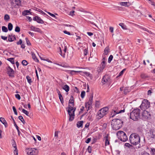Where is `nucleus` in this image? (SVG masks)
<instances>
[{
	"label": "nucleus",
	"instance_id": "a18cd8bd",
	"mask_svg": "<svg viewBox=\"0 0 155 155\" xmlns=\"http://www.w3.org/2000/svg\"><path fill=\"white\" fill-rule=\"evenodd\" d=\"M20 31V28L18 26H16L15 29V31L17 32H19Z\"/></svg>",
	"mask_w": 155,
	"mask_h": 155
},
{
	"label": "nucleus",
	"instance_id": "393cba45",
	"mask_svg": "<svg viewBox=\"0 0 155 155\" xmlns=\"http://www.w3.org/2000/svg\"><path fill=\"white\" fill-rule=\"evenodd\" d=\"M109 47H107L106 48L104 51V54L105 55H107L108 53L109 52Z\"/></svg>",
	"mask_w": 155,
	"mask_h": 155
},
{
	"label": "nucleus",
	"instance_id": "ea45409f",
	"mask_svg": "<svg viewBox=\"0 0 155 155\" xmlns=\"http://www.w3.org/2000/svg\"><path fill=\"white\" fill-rule=\"evenodd\" d=\"M16 4V5L18 6L19 5V4L21 3V1L20 0H13Z\"/></svg>",
	"mask_w": 155,
	"mask_h": 155
},
{
	"label": "nucleus",
	"instance_id": "a19ab883",
	"mask_svg": "<svg viewBox=\"0 0 155 155\" xmlns=\"http://www.w3.org/2000/svg\"><path fill=\"white\" fill-rule=\"evenodd\" d=\"M59 50H60V52H60V53H59L61 55V56L63 57L64 58H65V53H64L63 54L62 52V51L61 49V47H59Z\"/></svg>",
	"mask_w": 155,
	"mask_h": 155
},
{
	"label": "nucleus",
	"instance_id": "0e129e2a",
	"mask_svg": "<svg viewBox=\"0 0 155 155\" xmlns=\"http://www.w3.org/2000/svg\"><path fill=\"white\" fill-rule=\"evenodd\" d=\"M141 15V13L139 12V11H137V15H138V16H135V17L136 18H137L138 17H139L140 15Z\"/></svg>",
	"mask_w": 155,
	"mask_h": 155
},
{
	"label": "nucleus",
	"instance_id": "a211bd4d",
	"mask_svg": "<svg viewBox=\"0 0 155 155\" xmlns=\"http://www.w3.org/2000/svg\"><path fill=\"white\" fill-rule=\"evenodd\" d=\"M31 12L29 10H25L22 12V15L24 16H25L27 15H28V14L29 13L31 14Z\"/></svg>",
	"mask_w": 155,
	"mask_h": 155
},
{
	"label": "nucleus",
	"instance_id": "3c124183",
	"mask_svg": "<svg viewBox=\"0 0 155 155\" xmlns=\"http://www.w3.org/2000/svg\"><path fill=\"white\" fill-rule=\"evenodd\" d=\"M13 144H12V146L14 148H15V149L16 150L17 148L16 146V143L14 140H13V141L12 142Z\"/></svg>",
	"mask_w": 155,
	"mask_h": 155
},
{
	"label": "nucleus",
	"instance_id": "20e7f679",
	"mask_svg": "<svg viewBox=\"0 0 155 155\" xmlns=\"http://www.w3.org/2000/svg\"><path fill=\"white\" fill-rule=\"evenodd\" d=\"M109 108L107 107H104L100 109L97 112L98 118L100 119L107 113Z\"/></svg>",
	"mask_w": 155,
	"mask_h": 155
},
{
	"label": "nucleus",
	"instance_id": "de8ad7c7",
	"mask_svg": "<svg viewBox=\"0 0 155 155\" xmlns=\"http://www.w3.org/2000/svg\"><path fill=\"white\" fill-rule=\"evenodd\" d=\"M113 57V56L112 55H110V56L108 59V63H110L111 62V61L112 60Z\"/></svg>",
	"mask_w": 155,
	"mask_h": 155
},
{
	"label": "nucleus",
	"instance_id": "4c0bfd02",
	"mask_svg": "<svg viewBox=\"0 0 155 155\" xmlns=\"http://www.w3.org/2000/svg\"><path fill=\"white\" fill-rule=\"evenodd\" d=\"M119 25L122 28L124 29H126V26L124 25V24L123 23H120L119 24Z\"/></svg>",
	"mask_w": 155,
	"mask_h": 155
},
{
	"label": "nucleus",
	"instance_id": "2eb2a0df",
	"mask_svg": "<svg viewBox=\"0 0 155 155\" xmlns=\"http://www.w3.org/2000/svg\"><path fill=\"white\" fill-rule=\"evenodd\" d=\"M0 121L4 125L5 127H8V124L5 120L4 118L1 117L0 118Z\"/></svg>",
	"mask_w": 155,
	"mask_h": 155
},
{
	"label": "nucleus",
	"instance_id": "dca6fc26",
	"mask_svg": "<svg viewBox=\"0 0 155 155\" xmlns=\"http://www.w3.org/2000/svg\"><path fill=\"white\" fill-rule=\"evenodd\" d=\"M119 4L121 6L126 7H128L130 5L129 2H120L119 3Z\"/></svg>",
	"mask_w": 155,
	"mask_h": 155
},
{
	"label": "nucleus",
	"instance_id": "b1692460",
	"mask_svg": "<svg viewBox=\"0 0 155 155\" xmlns=\"http://www.w3.org/2000/svg\"><path fill=\"white\" fill-rule=\"evenodd\" d=\"M69 104L71 105L74 104V98L73 96H71L69 100Z\"/></svg>",
	"mask_w": 155,
	"mask_h": 155
},
{
	"label": "nucleus",
	"instance_id": "f8f14e48",
	"mask_svg": "<svg viewBox=\"0 0 155 155\" xmlns=\"http://www.w3.org/2000/svg\"><path fill=\"white\" fill-rule=\"evenodd\" d=\"M76 109L75 107H74V110L71 111L69 115V120L70 121H72L74 119V111Z\"/></svg>",
	"mask_w": 155,
	"mask_h": 155
},
{
	"label": "nucleus",
	"instance_id": "680f3d73",
	"mask_svg": "<svg viewBox=\"0 0 155 155\" xmlns=\"http://www.w3.org/2000/svg\"><path fill=\"white\" fill-rule=\"evenodd\" d=\"M91 138H88L86 140V141H85V142L87 143H89L91 141Z\"/></svg>",
	"mask_w": 155,
	"mask_h": 155
},
{
	"label": "nucleus",
	"instance_id": "052dcab7",
	"mask_svg": "<svg viewBox=\"0 0 155 155\" xmlns=\"http://www.w3.org/2000/svg\"><path fill=\"white\" fill-rule=\"evenodd\" d=\"M22 41L21 39H20L18 42H17V45H21L22 44Z\"/></svg>",
	"mask_w": 155,
	"mask_h": 155
},
{
	"label": "nucleus",
	"instance_id": "a878e982",
	"mask_svg": "<svg viewBox=\"0 0 155 155\" xmlns=\"http://www.w3.org/2000/svg\"><path fill=\"white\" fill-rule=\"evenodd\" d=\"M117 114V112H116L115 111H114L113 110H112L111 111V114L110 115V117H113Z\"/></svg>",
	"mask_w": 155,
	"mask_h": 155
},
{
	"label": "nucleus",
	"instance_id": "e2e57ef3",
	"mask_svg": "<svg viewBox=\"0 0 155 155\" xmlns=\"http://www.w3.org/2000/svg\"><path fill=\"white\" fill-rule=\"evenodd\" d=\"M114 8H116L118 9L119 11L121 10V8L119 6H114Z\"/></svg>",
	"mask_w": 155,
	"mask_h": 155
},
{
	"label": "nucleus",
	"instance_id": "603ef678",
	"mask_svg": "<svg viewBox=\"0 0 155 155\" xmlns=\"http://www.w3.org/2000/svg\"><path fill=\"white\" fill-rule=\"evenodd\" d=\"M88 152L90 153H91L92 151V147L91 146H88V148L87 149Z\"/></svg>",
	"mask_w": 155,
	"mask_h": 155
},
{
	"label": "nucleus",
	"instance_id": "7c9ffc66",
	"mask_svg": "<svg viewBox=\"0 0 155 155\" xmlns=\"http://www.w3.org/2000/svg\"><path fill=\"white\" fill-rule=\"evenodd\" d=\"M130 91V89H128L127 88V87H125L124 90V94H125V95H126Z\"/></svg>",
	"mask_w": 155,
	"mask_h": 155
},
{
	"label": "nucleus",
	"instance_id": "5701e85b",
	"mask_svg": "<svg viewBox=\"0 0 155 155\" xmlns=\"http://www.w3.org/2000/svg\"><path fill=\"white\" fill-rule=\"evenodd\" d=\"M139 28L142 29H143L144 31H147L151 34H153V33L151 31H149L148 29H147L146 28L143 27L142 26H140Z\"/></svg>",
	"mask_w": 155,
	"mask_h": 155
},
{
	"label": "nucleus",
	"instance_id": "4468645a",
	"mask_svg": "<svg viewBox=\"0 0 155 155\" xmlns=\"http://www.w3.org/2000/svg\"><path fill=\"white\" fill-rule=\"evenodd\" d=\"M31 28L32 30L34 31H35L40 33H42V31L39 28H36L33 26H31Z\"/></svg>",
	"mask_w": 155,
	"mask_h": 155
},
{
	"label": "nucleus",
	"instance_id": "473e14b6",
	"mask_svg": "<svg viewBox=\"0 0 155 155\" xmlns=\"http://www.w3.org/2000/svg\"><path fill=\"white\" fill-rule=\"evenodd\" d=\"M10 18L8 14H5L4 16V19L7 21H8Z\"/></svg>",
	"mask_w": 155,
	"mask_h": 155
},
{
	"label": "nucleus",
	"instance_id": "c85d7f7f",
	"mask_svg": "<svg viewBox=\"0 0 155 155\" xmlns=\"http://www.w3.org/2000/svg\"><path fill=\"white\" fill-rule=\"evenodd\" d=\"M13 28V25L11 23H8V28L9 31H11Z\"/></svg>",
	"mask_w": 155,
	"mask_h": 155
},
{
	"label": "nucleus",
	"instance_id": "58836bf2",
	"mask_svg": "<svg viewBox=\"0 0 155 155\" xmlns=\"http://www.w3.org/2000/svg\"><path fill=\"white\" fill-rule=\"evenodd\" d=\"M150 134H152V136L151 137L154 138L155 137V131H153V130H151L150 131Z\"/></svg>",
	"mask_w": 155,
	"mask_h": 155
},
{
	"label": "nucleus",
	"instance_id": "f257e3e1",
	"mask_svg": "<svg viewBox=\"0 0 155 155\" xmlns=\"http://www.w3.org/2000/svg\"><path fill=\"white\" fill-rule=\"evenodd\" d=\"M123 122L117 118L114 119L111 122V126L114 130H117L121 128L123 126Z\"/></svg>",
	"mask_w": 155,
	"mask_h": 155
},
{
	"label": "nucleus",
	"instance_id": "ddd939ff",
	"mask_svg": "<svg viewBox=\"0 0 155 155\" xmlns=\"http://www.w3.org/2000/svg\"><path fill=\"white\" fill-rule=\"evenodd\" d=\"M71 104H68V109L67 110L68 112V114L69 115L71 113V111L74 110V104L71 105Z\"/></svg>",
	"mask_w": 155,
	"mask_h": 155
},
{
	"label": "nucleus",
	"instance_id": "37998d69",
	"mask_svg": "<svg viewBox=\"0 0 155 155\" xmlns=\"http://www.w3.org/2000/svg\"><path fill=\"white\" fill-rule=\"evenodd\" d=\"M105 140H106V143L105 144L106 145H109L110 144V143L108 140V137L107 136H106L105 137Z\"/></svg>",
	"mask_w": 155,
	"mask_h": 155
},
{
	"label": "nucleus",
	"instance_id": "9d476101",
	"mask_svg": "<svg viewBox=\"0 0 155 155\" xmlns=\"http://www.w3.org/2000/svg\"><path fill=\"white\" fill-rule=\"evenodd\" d=\"M7 73L8 76L10 77L14 78L15 77L14 72L13 69L11 68L9 66H8L7 68Z\"/></svg>",
	"mask_w": 155,
	"mask_h": 155
},
{
	"label": "nucleus",
	"instance_id": "72a5a7b5",
	"mask_svg": "<svg viewBox=\"0 0 155 155\" xmlns=\"http://www.w3.org/2000/svg\"><path fill=\"white\" fill-rule=\"evenodd\" d=\"M140 77L142 78L143 79L146 78L148 77V76L146 74L144 73L141 74Z\"/></svg>",
	"mask_w": 155,
	"mask_h": 155
},
{
	"label": "nucleus",
	"instance_id": "09e8293b",
	"mask_svg": "<svg viewBox=\"0 0 155 155\" xmlns=\"http://www.w3.org/2000/svg\"><path fill=\"white\" fill-rule=\"evenodd\" d=\"M125 69H124L122 71H121L120 72V73H119V74L118 75V76H117V78L119 76H120L122 75L124 73V71H125Z\"/></svg>",
	"mask_w": 155,
	"mask_h": 155
},
{
	"label": "nucleus",
	"instance_id": "864d4df0",
	"mask_svg": "<svg viewBox=\"0 0 155 155\" xmlns=\"http://www.w3.org/2000/svg\"><path fill=\"white\" fill-rule=\"evenodd\" d=\"M25 40L26 41L27 44L28 45H31V43L30 42V41H29V40H28V38H25Z\"/></svg>",
	"mask_w": 155,
	"mask_h": 155
},
{
	"label": "nucleus",
	"instance_id": "6e6552de",
	"mask_svg": "<svg viewBox=\"0 0 155 155\" xmlns=\"http://www.w3.org/2000/svg\"><path fill=\"white\" fill-rule=\"evenodd\" d=\"M28 154L30 155H36L38 153V151L37 149L34 148H29L26 150Z\"/></svg>",
	"mask_w": 155,
	"mask_h": 155
},
{
	"label": "nucleus",
	"instance_id": "cd10ccee",
	"mask_svg": "<svg viewBox=\"0 0 155 155\" xmlns=\"http://www.w3.org/2000/svg\"><path fill=\"white\" fill-rule=\"evenodd\" d=\"M7 60L9 61H10L12 64H15V61H14V58H8L7 59Z\"/></svg>",
	"mask_w": 155,
	"mask_h": 155
},
{
	"label": "nucleus",
	"instance_id": "c756f323",
	"mask_svg": "<svg viewBox=\"0 0 155 155\" xmlns=\"http://www.w3.org/2000/svg\"><path fill=\"white\" fill-rule=\"evenodd\" d=\"M105 63V61L104 60H103L101 63V67H102V69H104L105 68L106 66Z\"/></svg>",
	"mask_w": 155,
	"mask_h": 155
},
{
	"label": "nucleus",
	"instance_id": "423d86ee",
	"mask_svg": "<svg viewBox=\"0 0 155 155\" xmlns=\"http://www.w3.org/2000/svg\"><path fill=\"white\" fill-rule=\"evenodd\" d=\"M150 107V103L148 101L144 99L142 101V104L140 106V107L142 110L147 109Z\"/></svg>",
	"mask_w": 155,
	"mask_h": 155
},
{
	"label": "nucleus",
	"instance_id": "6e6d98bb",
	"mask_svg": "<svg viewBox=\"0 0 155 155\" xmlns=\"http://www.w3.org/2000/svg\"><path fill=\"white\" fill-rule=\"evenodd\" d=\"M124 146L127 147L128 148H130L131 147H132V146L130 145L129 143H126L124 144Z\"/></svg>",
	"mask_w": 155,
	"mask_h": 155
},
{
	"label": "nucleus",
	"instance_id": "aec40b11",
	"mask_svg": "<svg viewBox=\"0 0 155 155\" xmlns=\"http://www.w3.org/2000/svg\"><path fill=\"white\" fill-rule=\"evenodd\" d=\"M62 88L66 92H68L69 90L70 87L68 85L66 84Z\"/></svg>",
	"mask_w": 155,
	"mask_h": 155
},
{
	"label": "nucleus",
	"instance_id": "412c9836",
	"mask_svg": "<svg viewBox=\"0 0 155 155\" xmlns=\"http://www.w3.org/2000/svg\"><path fill=\"white\" fill-rule=\"evenodd\" d=\"M83 121L82 120L78 121L77 124V127L78 128H79L80 127H82L83 126Z\"/></svg>",
	"mask_w": 155,
	"mask_h": 155
},
{
	"label": "nucleus",
	"instance_id": "39448f33",
	"mask_svg": "<svg viewBox=\"0 0 155 155\" xmlns=\"http://www.w3.org/2000/svg\"><path fill=\"white\" fill-rule=\"evenodd\" d=\"M117 135L118 138L121 141L125 142L127 140V137L126 134L123 131H119L117 133Z\"/></svg>",
	"mask_w": 155,
	"mask_h": 155
},
{
	"label": "nucleus",
	"instance_id": "c9c22d12",
	"mask_svg": "<svg viewBox=\"0 0 155 155\" xmlns=\"http://www.w3.org/2000/svg\"><path fill=\"white\" fill-rule=\"evenodd\" d=\"M87 103H85V107L87 109V111H88V110L90 108V107H92L91 106V105H89Z\"/></svg>",
	"mask_w": 155,
	"mask_h": 155
},
{
	"label": "nucleus",
	"instance_id": "5fc2aeb1",
	"mask_svg": "<svg viewBox=\"0 0 155 155\" xmlns=\"http://www.w3.org/2000/svg\"><path fill=\"white\" fill-rule=\"evenodd\" d=\"M8 41L10 42H12L13 41V40L12 39L11 35L8 36Z\"/></svg>",
	"mask_w": 155,
	"mask_h": 155
},
{
	"label": "nucleus",
	"instance_id": "0eeeda50",
	"mask_svg": "<svg viewBox=\"0 0 155 155\" xmlns=\"http://www.w3.org/2000/svg\"><path fill=\"white\" fill-rule=\"evenodd\" d=\"M111 81L110 77L108 75H104L102 79L101 82L103 85L105 84H108L110 83Z\"/></svg>",
	"mask_w": 155,
	"mask_h": 155
},
{
	"label": "nucleus",
	"instance_id": "bb28decb",
	"mask_svg": "<svg viewBox=\"0 0 155 155\" xmlns=\"http://www.w3.org/2000/svg\"><path fill=\"white\" fill-rule=\"evenodd\" d=\"M26 79H27V81L28 82L31 84V83L32 82V81L31 80V77L29 76H27L26 77Z\"/></svg>",
	"mask_w": 155,
	"mask_h": 155
},
{
	"label": "nucleus",
	"instance_id": "f3484780",
	"mask_svg": "<svg viewBox=\"0 0 155 155\" xmlns=\"http://www.w3.org/2000/svg\"><path fill=\"white\" fill-rule=\"evenodd\" d=\"M93 95H91L90 97L89 98V100L88 102H87V104H88L89 105H91L92 106V104L93 101Z\"/></svg>",
	"mask_w": 155,
	"mask_h": 155
},
{
	"label": "nucleus",
	"instance_id": "13d9d810",
	"mask_svg": "<svg viewBox=\"0 0 155 155\" xmlns=\"http://www.w3.org/2000/svg\"><path fill=\"white\" fill-rule=\"evenodd\" d=\"M15 97L18 100H20L21 99V97L20 95L18 94H16L15 95Z\"/></svg>",
	"mask_w": 155,
	"mask_h": 155
},
{
	"label": "nucleus",
	"instance_id": "8fccbe9b",
	"mask_svg": "<svg viewBox=\"0 0 155 155\" xmlns=\"http://www.w3.org/2000/svg\"><path fill=\"white\" fill-rule=\"evenodd\" d=\"M22 64L24 66H26L28 64V62L26 60H23L22 61Z\"/></svg>",
	"mask_w": 155,
	"mask_h": 155
},
{
	"label": "nucleus",
	"instance_id": "c03bdc74",
	"mask_svg": "<svg viewBox=\"0 0 155 155\" xmlns=\"http://www.w3.org/2000/svg\"><path fill=\"white\" fill-rule=\"evenodd\" d=\"M151 153L152 155H155V148H151Z\"/></svg>",
	"mask_w": 155,
	"mask_h": 155
},
{
	"label": "nucleus",
	"instance_id": "bf43d9fd",
	"mask_svg": "<svg viewBox=\"0 0 155 155\" xmlns=\"http://www.w3.org/2000/svg\"><path fill=\"white\" fill-rule=\"evenodd\" d=\"M87 48L85 49L84 51V55L85 56L87 54Z\"/></svg>",
	"mask_w": 155,
	"mask_h": 155
},
{
	"label": "nucleus",
	"instance_id": "69168bd1",
	"mask_svg": "<svg viewBox=\"0 0 155 155\" xmlns=\"http://www.w3.org/2000/svg\"><path fill=\"white\" fill-rule=\"evenodd\" d=\"M74 91L77 93H78L79 91L78 88L76 87H75L74 89Z\"/></svg>",
	"mask_w": 155,
	"mask_h": 155
},
{
	"label": "nucleus",
	"instance_id": "774afa93",
	"mask_svg": "<svg viewBox=\"0 0 155 155\" xmlns=\"http://www.w3.org/2000/svg\"><path fill=\"white\" fill-rule=\"evenodd\" d=\"M14 153L15 155H18V150H17V149H16V150L15 149V150H14Z\"/></svg>",
	"mask_w": 155,
	"mask_h": 155
},
{
	"label": "nucleus",
	"instance_id": "f03ea898",
	"mask_svg": "<svg viewBox=\"0 0 155 155\" xmlns=\"http://www.w3.org/2000/svg\"><path fill=\"white\" fill-rule=\"evenodd\" d=\"M129 140L132 144L136 145L140 143V137L137 134L133 133L130 136Z\"/></svg>",
	"mask_w": 155,
	"mask_h": 155
},
{
	"label": "nucleus",
	"instance_id": "1a4fd4ad",
	"mask_svg": "<svg viewBox=\"0 0 155 155\" xmlns=\"http://www.w3.org/2000/svg\"><path fill=\"white\" fill-rule=\"evenodd\" d=\"M142 115V119L144 120H146L150 118L151 114L150 113L146 110H143Z\"/></svg>",
	"mask_w": 155,
	"mask_h": 155
},
{
	"label": "nucleus",
	"instance_id": "2f4dec72",
	"mask_svg": "<svg viewBox=\"0 0 155 155\" xmlns=\"http://www.w3.org/2000/svg\"><path fill=\"white\" fill-rule=\"evenodd\" d=\"M18 119L21 121L23 123V124H25V121L22 116H19L18 117Z\"/></svg>",
	"mask_w": 155,
	"mask_h": 155
},
{
	"label": "nucleus",
	"instance_id": "9b49d317",
	"mask_svg": "<svg viewBox=\"0 0 155 155\" xmlns=\"http://www.w3.org/2000/svg\"><path fill=\"white\" fill-rule=\"evenodd\" d=\"M33 20L36 21L38 23L40 24H43L44 23V21L41 19V18L38 16H35L33 18Z\"/></svg>",
	"mask_w": 155,
	"mask_h": 155
},
{
	"label": "nucleus",
	"instance_id": "4be33fe9",
	"mask_svg": "<svg viewBox=\"0 0 155 155\" xmlns=\"http://www.w3.org/2000/svg\"><path fill=\"white\" fill-rule=\"evenodd\" d=\"M31 55L32 56V58L33 60L36 62H38L39 60L36 57L35 54L34 52H31Z\"/></svg>",
	"mask_w": 155,
	"mask_h": 155
},
{
	"label": "nucleus",
	"instance_id": "7ed1b4c3",
	"mask_svg": "<svg viewBox=\"0 0 155 155\" xmlns=\"http://www.w3.org/2000/svg\"><path fill=\"white\" fill-rule=\"evenodd\" d=\"M141 110L138 108L134 109L130 114V118L134 121L138 120L140 118Z\"/></svg>",
	"mask_w": 155,
	"mask_h": 155
},
{
	"label": "nucleus",
	"instance_id": "6ab92c4d",
	"mask_svg": "<svg viewBox=\"0 0 155 155\" xmlns=\"http://www.w3.org/2000/svg\"><path fill=\"white\" fill-rule=\"evenodd\" d=\"M80 72L79 71H68V73L69 74H70L71 75H73L76 74L77 73Z\"/></svg>",
	"mask_w": 155,
	"mask_h": 155
},
{
	"label": "nucleus",
	"instance_id": "f704fd0d",
	"mask_svg": "<svg viewBox=\"0 0 155 155\" xmlns=\"http://www.w3.org/2000/svg\"><path fill=\"white\" fill-rule=\"evenodd\" d=\"M59 99L61 101V103L62 104H63L64 103V100L63 97L61 94H60L59 96Z\"/></svg>",
	"mask_w": 155,
	"mask_h": 155
},
{
	"label": "nucleus",
	"instance_id": "4d7b16f0",
	"mask_svg": "<svg viewBox=\"0 0 155 155\" xmlns=\"http://www.w3.org/2000/svg\"><path fill=\"white\" fill-rule=\"evenodd\" d=\"M12 109H13V110L15 114L16 115H17L18 114H17V110H16V109L15 107L14 106H13L12 107Z\"/></svg>",
	"mask_w": 155,
	"mask_h": 155
},
{
	"label": "nucleus",
	"instance_id": "338daca9",
	"mask_svg": "<svg viewBox=\"0 0 155 155\" xmlns=\"http://www.w3.org/2000/svg\"><path fill=\"white\" fill-rule=\"evenodd\" d=\"M74 12H75L74 11L70 12V13H69V15L71 16H74Z\"/></svg>",
	"mask_w": 155,
	"mask_h": 155
},
{
	"label": "nucleus",
	"instance_id": "e433bc0d",
	"mask_svg": "<svg viewBox=\"0 0 155 155\" xmlns=\"http://www.w3.org/2000/svg\"><path fill=\"white\" fill-rule=\"evenodd\" d=\"M2 30L3 32H7L8 31L7 28L5 26H3L2 27Z\"/></svg>",
	"mask_w": 155,
	"mask_h": 155
},
{
	"label": "nucleus",
	"instance_id": "79ce46f5",
	"mask_svg": "<svg viewBox=\"0 0 155 155\" xmlns=\"http://www.w3.org/2000/svg\"><path fill=\"white\" fill-rule=\"evenodd\" d=\"M22 112H23L24 114H25L27 116H29V113L25 109H22Z\"/></svg>",
	"mask_w": 155,
	"mask_h": 155
},
{
	"label": "nucleus",
	"instance_id": "49530a36",
	"mask_svg": "<svg viewBox=\"0 0 155 155\" xmlns=\"http://www.w3.org/2000/svg\"><path fill=\"white\" fill-rule=\"evenodd\" d=\"M85 92L84 91H82L81 94V96L82 98H83L85 95Z\"/></svg>",
	"mask_w": 155,
	"mask_h": 155
}]
</instances>
